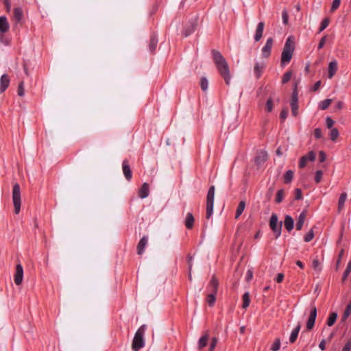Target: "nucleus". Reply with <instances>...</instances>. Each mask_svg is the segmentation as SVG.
<instances>
[{
    "instance_id": "obj_1",
    "label": "nucleus",
    "mask_w": 351,
    "mask_h": 351,
    "mask_svg": "<svg viewBox=\"0 0 351 351\" xmlns=\"http://www.w3.org/2000/svg\"><path fill=\"white\" fill-rule=\"evenodd\" d=\"M211 53L213 55V62L216 66L217 71L223 78L226 84L229 86L230 84L232 76L227 61L221 52L215 49H213Z\"/></svg>"
},
{
    "instance_id": "obj_2",
    "label": "nucleus",
    "mask_w": 351,
    "mask_h": 351,
    "mask_svg": "<svg viewBox=\"0 0 351 351\" xmlns=\"http://www.w3.org/2000/svg\"><path fill=\"white\" fill-rule=\"evenodd\" d=\"M294 51V42L291 37H289L285 42L282 55L281 64H287L290 62Z\"/></svg>"
},
{
    "instance_id": "obj_3",
    "label": "nucleus",
    "mask_w": 351,
    "mask_h": 351,
    "mask_svg": "<svg viewBox=\"0 0 351 351\" xmlns=\"http://www.w3.org/2000/svg\"><path fill=\"white\" fill-rule=\"evenodd\" d=\"M147 326L145 324H143L136 332L132 345V348L134 351H138L143 347H144V335Z\"/></svg>"
},
{
    "instance_id": "obj_4",
    "label": "nucleus",
    "mask_w": 351,
    "mask_h": 351,
    "mask_svg": "<svg viewBox=\"0 0 351 351\" xmlns=\"http://www.w3.org/2000/svg\"><path fill=\"white\" fill-rule=\"evenodd\" d=\"M215 186H210L206 197V218L210 219L213 213Z\"/></svg>"
},
{
    "instance_id": "obj_5",
    "label": "nucleus",
    "mask_w": 351,
    "mask_h": 351,
    "mask_svg": "<svg viewBox=\"0 0 351 351\" xmlns=\"http://www.w3.org/2000/svg\"><path fill=\"white\" fill-rule=\"evenodd\" d=\"M12 200L14 208V212L16 214H19L21 209V199L20 186L18 183L14 184L13 186Z\"/></svg>"
},
{
    "instance_id": "obj_6",
    "label": "nucleus",
    "mask_w": 351,
    "mask_h": 351,
    "mask_svg": "<svg viewBox=\"0 0 351 351\" xmlns=\"http://www.w3.org/2000/svg\"><path fill=\"white\" fill-rule=\"evenodd\" d=\"M282 225V221L278 222L277 215L273 213L270 218L269 226L276 234V239L278 238L281 234Z\"/></svg>"
},
{
    "instance_id": "obj_7",
    "label": "nucleus",
    "mask_w": 351,
    "mask_h": 351,
    "mask_svg": "<svg viewBox=\"0 0 351 351\" xmlns=\"http://www.w3.org/2000/svg\"><path fill=\"white\" fill-rule=\"evenodd\" d=\"M273 43L274 40L272 38H269L267 40L265 45L261 49V54L263 58H267L271 55Z\"/></svg>"
},
{
    "instance_id": "obj_8",
    "label": "nucleus",
    "mask_w": 351,
    "mask_h": 351,
    "mask_svg": "<svg viewBox=\"0 0 351 351\" xmlns=\"http://www.w3.org/2000/svg\"><path fill=\"white\" fill-rule=\"evenodd\" d=\"M317 317V308L315 306H313L311 308L309 317L308 318L307 322H306V328L308 330H311L315 322Z\"/></svg>"
},
{
    "instance_id": "obj_9",
    "label": "nucleus",
    "mask_w": 351,
    "mask_h": 351,
    "mask_svg": "<svg viewBox=\"0 0 351 351\" xmlns=\"http://www.w3.org/2000/svg\"><path fill=\"white\" fill-rule=\"evenodd\" d=\"M122 169L123 175L128 181H130L132 177V172L128 160H124L122 162Z\"/></svg>"
},
{
    "instance_id": "obj_10",
    "label": "nucleus",
    "mask_w": 351,
    "mask_h": 351,
    "mask_svg": "<svg viewBox=\"0 0 351 351\" xmlns=\"http://www.w3.org/2000/svg\"><path fill=\"white\" fill-rule=\"evenodd\" d=\"M291 107L293 116L296 117L298 112V95L296 91L293 93Z\"/></svg>"
},
{
    "instance_id": "obj_11",
    "label": "nucleus",
    "mask_w": 351,
    "mask_h": 351,
    "mask_svg": "<svg viewBox=\"0 0 351 351\" xmlns=\"http://www.w3.org/2000/svg\"><path fill=\"white\" fill-rule=\"evenodd\" d=\"M23 269L21 265L19 264L16 267V274L14 275V282L16 285H19L23 280Z\"/></svg>"
},
{
    "instance_id": "obj_12",
    "label": "nucleus",
    "mask_w": 351,
    "mask_h": 351,
    "mask_svg": "<svg viewBox=\"0 0 351 351\" xmlns=\"http://www.w3.org/2000/svg\"><path fill=\"white\" fill-rule=\"evenodd\" d=\"M196 26H197V21H196V20L191 21L189 23V25H187L186 27H185L184 28V29L182 31V34L185 37L189 36V35H191L192 33L194 32V31L196 29Z\"/></svg>"
},
{
    "instance_id": "obj_13",
    "label": "nucleus",
    "mask_w": 351,
    "mask_h": 351,
    "mask_svg": "<svg viewBox=\"0 0 351 351\" xmlns=\"http://www.w3.org/2000/svg\"><path fill=\"white\" fill-rule=\"evenodd\" d=\"M217 293V287H213L211 291L207 294L206 302L208 303V304L210 306H214V304L215 303V300H216L215 295H216Z\"/></svg>"
},
{
    "instance_id": "obj_14",
    "label": "nucleus",
    "mask_w": 351,
    "mask_h": 351,
    "mask_svg": "<svg viewBox=\"0 0 351 351\" xmlns=\"http://www.w3.org/2000/svg\"><path fill=\"white\" fill-rule=\"evenodd\" d=\"M148 242V238L147 236H143L137 245V253L139 255H141L144 253L145 247Z\"/></svg>"
},
{
    "instance_id": "obj_15",
    "label": "nucleus",
    "mask_w": 351,
    "mask_h": 351,
    "mask_svg": "<svg viewBox=\"0 0 351 351\" xmlns=\"http://www.w3.org/2000/svg\"><path fill=\"white\" fill-rule=\"evenodd\" d=\"M10 84V79L6 74L3 75L0 79V92L3 93Z\"/></svg>"
},
{
    "instance_id": "obj_16",
    "label": "nucleus",
    "mask_w": 351,
    "mask_h": 351,
    "mask_svg": "<svg viewBox=\"0 0 351 351\" xmlns=\"http://www.w3.org/2000/svg\"><path fill=\"white\" fill-rule=\"evenodd\" d=\"M264 27H265V24L263 22L258 23L256 29L254 37V40L256 42L259 41L261 40V38H262L263 30H264Z\"/></svg>"
},
{
    "instance_id": "obj_17",
    "label": "nucleus",
    "mask_w": 351,
    "mask_h": 351,
    "mask_svg": "<svg viewBox=\"0 0 351 351\" xmlns=\"http://www.w3.org/2000/svg\"><path fill=\"white\" fill-rule=\"evenodd\" d=\"M338 66H337V62L336 60H333L329 62L328 64V77L329 79H331L335 74L336 73L337 71Z\"/></svg>"
},
{
    "instance_id": "obj_18",
    "label": "nucleus",
    "mask_w": 351,
    "mask_h": 351,
    "mask_svg": "<svg viewBox=\"0 0 351 351\" xmlns=\"http://www.w3.org/2000/svg\"><path fill=\"white\" fill-rule=\"evenodd\" d=\"M149 194V185L147 183L145 182L141 186V189L138 191V196L141 199H145L148 197Z\"/></svg>"
},
{
    "instance_id": "obj_19",
    "label": "nucleus",
    "mask_w": 351,
    "mask_h": 351,
    "mask_svg": "<svg viewBox=\"0 0 351 351\" xmlns=\"http://www.w3.org/2000/svg\"><path fill=\"white\" fill-rule=\"evenodd\" d=\"M10 25L7 18L5 16H0V32L5 33L8 31Z\"/></svg>"
},
{
    "instance_id": "obj_20",
    "label": "nucleus",
    "mask_w": 351,
    "mask_h": 351,
    "mask_svg": "<svg viewBox=\"0 0 351 351\" xmlns=\"http://www.w3.org/2000/svg\"><path fill=\"white\" fill-rule=\"evenodd\" d=\"M284 224L287 230L290 232L294 227L293 219L291 216L287 215L285 218Z\"/></svg>"
},
{
    "instance_id": "obj_21",
    "label": "nucleus",
    "mask_w": 351,
    "mask_h": 351,
    "mask_svg": "<svg viewBox=\"0 0 351 351\" xmlns=\"http://www.w3.org/2000/svg\"><path fill=\"white\" fill-rule=\"evenodd\" d=\"M194 217L191 213H188L186 214L184 224L187 229H191L194 225Z\"/></svg>"
},
{
    "instance_id": "obj_22",
    "label": "nucleus",
    "mask_w": 351,
    "mask_h": 351,
    "mask_svg": "<svg viewBox=\"0 0 351 351\" xmlns=\"http://www.w3.org/2000/svg\"><path fill=\"white\" fill-rule=\"evenodd\" d=\"M158 44V38L156 34H152L149 39V50L150 52H154L156 47Z\"/></svg>"
},
{
    "instance_id": "obj_23",
    "label": "nucleus",
    "mask_w": 351,
    "mask_h": 351,
    "mask_svg": "<svg viewBox=\"0 0 351 351\" xmlns=\"http://www.w3.org/2000/svg\"><path fill=\"white\" fill-rule=\"evenodd\" d=\"M208 339L209 335L208 332H205V334L199 338L198 341V348L199 350L202 349L207 345Z\"/></svg>"
},
{
    "instance_id": "obj_24",
    "label": "nucleus",
    "mask_w": 351,
    "mask_h": 351,
    "mask_svg": "<svg viewBox=\"0 0 351 351\" xmlns=\"http://www.w3.org/2000/svg\"><path fill=\"white\" fill-rule=\"evenodd\" d=\"M300 328H301L300 324H298V326L291 332V335L289 337V342L291 343H293L296 341L298 334H299V332H300Z\"/></svg>"
},
{
    "instance_id": "obj_25",
    "label": "nucleus",
    "mask_w": 351,
    "mask_h": 351,
    "mask_svg": "<svg viewBox=\"0 0 351 351\" xmlns=\"http://www.w3.org/2000/svg\"><path fill=\"white\" fill-rule=\"evenodd\" d=\"M305 218H306V214H305V212L303 211L300 214V215L297 219V222H296V229L297 230H300L302 229V228L304 225V223Z\"/></svg>"
},
{
    "instance_id": "obj_26",
    "label": "nucleus",
    "mask_w": 351,
    "mask_h": 351,
    "mask_svg": "<svg viewBox=\"0 0 351 351\" xmlns=\"http://www.w3.org/2000/svg\"><path fill=\"white\" fill-rule=\"evenodd\" d=\"M347 199V193L343 192L341 194L338 202V212L340 213L344 207L345 202Z\"/></svg>"
},
{
    "instance_id": "obj_27",
    "label": "nucleus",
    "mask_w": 351,
    "mask_h": 351,
    "mask_svg": "<svg viewBox=\"0 0 351 351\" xmlns=\"http://www.w3.org/2000/svg\"><path fill=\"white\" fill-rule=\"evenodd\" d=\"M23 18V11L20 8L14 9V19L16 23H19Z\"/></svg>"
},
{
    "instance_id": "obj_28",
    "label": "nucleus",
    "mask_w": 351,
    "mask_h": 351,
    "mask_svg": "<svg viewBox=\"0 0 351 351\" xmlns=\"http://www.w3.org/2000/svg\"><path fill=\"white\" fill-rule=\"evenodd\" d=\"M245 208V201H241L239 204V206L237 208L236 213H235V219H238L243 212L244 211Z\"/></svg>"
},
{
    "instance_id": "obj_29",
    "label": "nucleus",
    "mask_w": 351,
    "mask_h": 351,
    "mask_svg": "<svg viewBox=\"0 0 351 351\" xmlns=\"http://www.w3.org/2000/svg\"><path fill=\"white\" fill-rule=\"evenodd\" d=\"M264 64H260L256 62L254 66V73L257 78H259L263 73L264 69Z\"/></svg>"
},
{
    "instance_id": "obj_30",
    "label": "nucleus",
    "mask_w": 351,
    "mask_h": 351,
    "mask_svg": "<svg viewBox=\"0 0 351 351\" xmlns=\"http://www.w3.org/2000/svg\"><path fill=\"white\" fill-rule=\"evenodd\" d=\"M293 171L292 170H288L284 175V182L285 184H289L292 182L293 178Z\"/></svg>"
},
{
    "instance_id": "obj_31",
    "label": "nucleus",
    "mask_w": 351,
    "mask_h": 351,
    "mask_svg": "<svg viewBox=\"0 0 351 351\" xmlns=\"http://www.w3.org/2000/svg\"><path fill=\"white\" fill-rule=\"evenodd\" d=\"M267 155L265 152H261L255 158V162L258 165H261L267 160Z\"/></svg>"
},
{
    "instance_id": "obj_32",
    "label": "nucleus",
    "mask_w": 351,
    "mask_h": 351,
    "mask_svg": "<svg viewBox=\"0 0 351 351\" xmlns=\"http://www.w3.org/2000/svg\"><path fill=\"white\" fill-rule=\"evenodd\" d=\"M337 313L335 312L331 313L327 319V322H326L327 325L328 326H333L337 320Z\"/></svg>"
},
{
    "instance_id": "obj_33",
    "label": "nucleus",
    "mask_w": 351,
    "mask_h": 351,
    "mask_svg": "<svg viewBox=\"0 0 351 351\" xmlns=\"http://www.w3.org/2000/svg\"><path fill=\"white\" fill-rule=\"evenodd\" d=\"M332 102V99H326L322 101L319 102V108L322 110H324L326 109H327L329 106L330 105Z\"/></svg>"
},
{
    "instance_id": "obj_34",
    "label": "nucleus",
    "mask_w": 351,
    "mask_h": 351,
    "mask_svg": "<svg viewBox=\"0 0 351 351\" xmlns=\"http://www.w3.org/2000/svg\"><path fill=\"white\" fill-rule=\"evenodd\" d=\"M350 314H351V301L347 305V306L343 312V316L341 318L342 321L345 322L348 318V317L350 315Z\"/></svg>"
},
{
    "instance_id": "obj_35",
    "label": "nucleus",
    "mask_w": 351,
    "mask_h": 351,
    "mask_svg": "<svg viewBox=\"0 0 351 351\" xmlns=\"http://www.w3.org/2000/svg\"><path fill=\"white\" fill-rule=\"evenodd\" d=\"M250 299L248 292H245L243 295V308H246L249 306Z\"/></svg>"
},
{
    "instance_id": "obj_36",
    "label": "nucleus",
    "mask_w": 351,
    "mask_h": 351,
    "mask_svg": "<svg viewBox=\"0 0 351 351\" xmlns=\"http://www.w3.org/2000/svg\"><path fill=\"white\" fill-rule=\"evenodd\" d=\"M351 272V260L348 263L346 268L343 274L342 280H345Z\"/></svg>"
},
{
    "instance_id": "obj_37",
    "label": "nucleus",
    "mask_w": 351,
    "mask_h": 351,
    "mask_svg": "<svg viewBox=\"0 0 351 351\" xmlns=\"http://www.w3.org/2000/svg\"><path fill=\"white\" fill-rule=\"evenodd\" d=\"M280 348V341L279 339H276L272 345L271 346V350L272 351H278Z\"/></svg>"
},
{
    "instance_id": "obj_38",
    "label": "nucleus",
    "mask_w": 351,
    "mask_h": 351,
    "mask_svg": "<svg viewBox=\"0 0 351 351\" xmlns=\"http://www.w3.org/2000/svg\"><path fill=\"white\" fill-rule=\"evenodd\" d=\"M291 76H292V73H291V71H287V72H286V73L283 75V76H282V83L283 84H285L287 83V82L290 80V79H291Z\"/></svg>"
},
{
    "instance_id": "obj_39",
    "label": "nucleus",
    "mask_w": 351,
    "mask_h": 351,
    "mask_svg": "<svg viewBox=\"0 0 351 351\" xmlns=\"http://www.w3.org/2000/svg\"><path fill=\"white\" fill-rule=\"evenodd\" d=\"M208 87V81L205 77L201 78V88L203 91H206Z\"/></svg>"
},
{
    "instance_id": "obj_40",
    "label": "nucleus",
    "mask_w": 351,
    "mask_h": 351,
    "mask_svg": "<svg viewBox=\"0 0 351 351\" xmlns=\"http://www.w3.org/2000/svg\"><path fill=\"white\" fill-rule=\"evenodd\" d=\"M328 24H329L328 19H327V18L324 19L321 23V25H320V27L319 29V33L324 31L328 27Z\"/></svg>"
},
{
    "instance_id": "obj_41",
    "label": "nucleus",
    "mask_w": 351,
    "mask_h": 351,
    "mask_svg": "<svg viewBox=\"0 0 351 351\" xmlns=\"http://www.w3.org/2000/svg\"><path fill=\"white\" fill-rule=\"evenodd\" d=\"M18 95L23 97L25 95L24 82H21L19 83L17 90Z\"/></svg>"
},
{
    "instance_id": "obj_42",
    "label": "nucleus",
    "mask_w": 351,
    "mask_h": 351,
    "mask_svg": "<svg viewBox=\"0 0 351 351\" xmlns=\"http://www.w3.org/2000/svg\"><path fill=\"white\" fill-rule=\"evenodd\" d=\"M284 197V191L282 189L278 190L276 197V203H280Z\"/></svg>"
},
{
    "instance_id": "obj_43",
    "label": "nucleus",
    "mask_w": 351,
    "mask_h": 351,
    "mask_svg": "<svg viewBox=\"0 0 351 351\" xmlns=\"http://www.w3.org/2000/svg\"><path fill=\"white\" fill-rule=\"evenodd\" d=\"M339 136V131L337 128H332L330 131V138L332 141H335Z\"/></svg>"
},
{
    "instance_id": "obj_44",
    "label": "nucleus",
    "mask_w": 351,
    "mask_h": 351,
    "mask_svg": "<svg viewBox=\"0 0 351 351\" xmlns=\"http://www.w3.org/2000/svg\"><path fill=\"white\" fill-rule=\"evenodd\" d=\"M314 237V232L313 230H311L304 237V240L305 242L311 241Z\"/></svg>"
},
{
    "instance_id": "obj_45",
    "label": "nucleus",
    "mask_w": 351,
    "mask_h": 351,
    "mask_svg": "<svg viewBox=\"0 0 351 351\" xmlns=\"http://www.w3.org/2000/svg\"><path fill=\"white\" fill-rule=\"evenodd\" d=\"M322 176H323V172L321 170H317L316 172H315V181L316 183H319L322 178Z\"/></svg>"
},
{
    "instance_id": "obj_46",
    "label": "nucleus",
    "mask_w": 351,
    "mask_h": 351,
    "mask_svg": "<svg viewBox=\"0 0 351 351\" xmlns=\"http://www.w3.org/2000/svg\"><path fill=\"white\" fill-rule=\"evenodd\" d=\"M341 0H333L330 8L331 12L336 10L340 5Z\"/></svg>"
},
{
    "instance_id": "obj_47",
    "label": "nucleus",
    "mask_w": 351,
    "mask_h": 351,
    "mask_svg": "<svg viewBox=\"0 0 351 351\" xmlns=\"http://www.w3.org/2000/svg\"><path fill=\"white\" fill-rule=\"evenodd\" d=\"M282 23L285 25H287V23H288L289 16H288L287 11L285 9L283 10L282 12Z\"/></svg>"
},
{
    "instance_id": "obj_48",
    "label": "nucleus",
    "mask_w": 351,
    "mask_h": 351,
    "mask_svg": "<svg viewBox=\"0 0 351 351\" xmlns=\"http://www.w3.org/2000/svg\"><path fill=\"white\" fill-rule=\"evenodd\" d=\"M307 156H302L299 161V167L304 168L307 162Z\"/></svg>"
},
{
    "instance_id": "obj_49",
    "label": "nucleus",
    "mask_w": 351,
    "mask_h": 351,
    "mask_svg": "<svg viewBox=\"0 0 351 351\" xmlns=\"http://www.w3.org/2000/svg\"><path fill=\"white\" fill-rule=\"evenodd\" d=\"M266 109L267 112H271L273 109V101L271 99H269L266 102Z\"/></svg>"
},
{
    "instance_id": "obj_50",
    "label": "nucleus",
    "mask_w": 351,
    "mask_h": 351,
    "mask_svg": "<svg viewBox=\"0 0 351 351\" xmlns=\"http://www.w3.org/2000/svg\"><path fill=\"white\" fill-rule=\"evenodd\" d=\"M217 343V339L216 337L212 338L211 343L210 345L209 351H213Z\"/></svg>"
},
{
    "instance_id": "obj_51",
    "label": "nucleus",
    "mask_w": 351,
    "mask_h": 351,
    "mask_svg": "<svg viewBox=\"0 0 351 351\" xmlns=\"http://www.w3.org/2000/svg\"><path fill=\"white\" fill-rule=\"evenodd\" d=\"M334 121L329 117L326 119V125L328 128H332L334 125Z\"/></svg>"
},
{
    "instance_id": "obj_52",
    "label": "nucleus",
    "mask_w": 351,
    "mask_h": 351,
    "mask_svg": "<svg viewBox=\"0 0 351 351\" xmlns=\"http://www.w3.org/2000/svg\"><path fill=\"white\" fill-rule=\"evenodd\" d=\"M314 136L317 139L322 138V130L320 128L315 129Z\"/></svg>"
},
{
    "instance_id": "obj_53",
    "label": "nucleus",
    "mask_w": 351,
    "mask_h": 351,
    "mask_svg": "<svg viewBox=\"0 0 351 351\" xmlns=\"http://www.w3.org/2000/svg\"><path fill=\"white\" fill-rule=\"evenodd\" d=\"M312 265L314 269L319 270L320 269V263L317 259H315L313 261Z\"/></svg>"
},
{
    "instance_id": "obj_54",
    "label": "nucleus",
    "mask_w": 351,
    "mask_h": 351,
    "mask_svg": "<svg viewBox=\"0 0 351 351\" xmlns=\"http://www.w3.org/2000/svg\"><path fill=\"white\" fill-rule=\"evenodd\" d=\"M253 278V272L251 269H248L247 273H246V276H245V279H246V281L247 282H249Z\"/></svg>"
},
{
    "instance_id": "obj_55",
    "label": "nucleus",
    "mask_w": 351,
    "mask_h": 351,
    "mask_svg": "<svg viewBox=\"0 0 351 351\" xmlns=\"http://www.w3.org/2000/svg\"><path fill=\"white\" fill-rule=\"evenodd\" d=\"M305 156H307V160L314 161L315 160V155L312 151L309 152L308 154Z\"/></svg>"
},
{
    "instance_id": "obj_56",
    "label": "nucleus",
    "mask_w": 351,
    "mask_h": 351,
    "mask_svg": "<svg viewBox=\"0 0 351 351\" xmlns=\"http://www.w3.org/2000/svg\"><path fill=\"white\" fill-rule=\"evenodd\" d=\"M288 115V110L287 109H283L280 114V119L284 121L286 119Z\"/></svg>"
},
{
    "instance_id": "obj_57",
    "label": "nucleus",
    "mask_w": 351,
    "mask_h": 351,
    "mask_svg": "<svg viewBox=\"0 0 351 351\" xmlns=\"http://www.w3.org/2000/svg\"><path fill=\"white\" fill-rule=\"evenodd\" d=\"M326 36H324L321 38V40H319V43L318 44V49H321L322 48H323V47L324 46L325 43H326Z\"/></svg>"
},
{
    "instance_id": "obj_58",
    "label": "nucleus",
    "mask_w": 351,
    "mask_h": 351,
    "mask_svg": "<svg viewBox=\"0 0 351 351\" xmlns=\"http://www.w3.org/2000/svg\"><path fill=\"white\" fill-rule=\"evenodd\" d=\"M302 191L300 189H295V199L297 200H300L302 199Z\"/></svg>"
},
{
    "instance_id": "obj_59",
    "label": "nucleus",
    "mask_w": 351,
    "mask_h": 351,
    "mask_svg": "<svg viewBox=\"0 0 351 351\" xmlns=\"http://www.w3.org/2000/svg\"><path fill=\"white\" fill-rule=\"evenodd\" d=\"M284 278V274L282 273H279L276 278V283H281Z\"/></svg>"
},
{
    "instance_id": "obj_60",
    "label": "nucleus",
    "mask_w": 351,
    "mask_h": 351,
    "mask_svg": "<svg viewBox=\"0 0 351 351\" xmlns=\"http://www.w3.org/2000/svg\"><path fill=\"white\" fill-rule=\"evenodd\" d=\"M351 350V341H348L342 349V351H350Z\"/></svg>"
},
{
    "instance_id": "obj_61",
    "label": "nucleus",
    "mask_w": 351,
    "mask_h": 351,
    "mask_svg": "<svg viewBox=\"0 0 351 351\" xmlns=\"http://www.w3.org/2000/svg\"><path fill=\"white\" fill-rule=\"evenodd\" d=\"M320 85H321V81H317L313 86V87L311 88V90L313 91H317L319 87H320Z\"/></svg>"
},
{
    "instance_id": "obj_62",
    "label": "nucleus",
    "mask_w": 351,
    "mask_h": 351,
    "mask_svg": "<svg viewBox=\"0 0 351 351\" xmlns=\"http://www.w3.org/2000/svg\"><path fill=\"white\" fill-rule=\"evenodd\" d=\"M319 156L321 162H324L326 160V156L324 152L321 151L319 154Z\"/></svg>"
},
{
    "instance_id": "obj_63",
    "label": "nucleus",
    "mask_w": 351,
    "mask_h": 351,
    "mask_svg": "<svg viewBox=\"0 0 351 351\" xmlns=\"http://www.w3.org/2000/svg\"><path fill=\"white\" fill-rule=\"evenodd\" d=\"M319 348H320V350H324L326 349V342H325V340H322L319 344Z\"/></svg>"
},
{
    "instance_id": "obj_64",
    "label": "nucleus",
    "mask_w": 351,
    "mask_h": 351,
    "mask_svg": "<svg viewBox=\"0 0 351 351\" xmlns=\"http://www.w3.org/2000/svg\"><path fill=\"white\" fill-rule=\"evenodd\" d=\"M211 285H213V286L218 285V282L215 277L212 278Z\"/></svg>"
}]
</instances>
